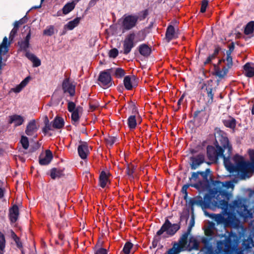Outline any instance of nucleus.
Segmentation results:
<instances>
[{
  "mask_svg": "<svg viewBox=\"0 0 254 254\" xmlns=\"http://www.w3.org/2000/svg\"><path fill=\"white\" fill-rule=\"evenodd\" d=\"M211 61V60H210V58L208 57L207 58L206 60L205 61V62H204V64H208L209 63H210Z\"/></svg>",
  "mask_w": 254,
  "mask_h": 254,
  "instance_id": "obj_61",
  "label": "nucleus"
},
{
  "mask_svg": "<svg viewBox=\"0 0 254 254\" xmlns=\"http://www.w3.org/2000/svg\"><path fill=\"white\" fill-rule=\"evenodd\" d=\"M9 218L10 222L15 223L18 219L19 216V208L17 205H14L9 210Z\"/></svg>",
  "mask_w": 254,
  "mask_h": 254,
  "instance_id": "obj_18",
  "label": "nucleus"
},
{
  "mask_svg": "<svg viewBox=\"0 0 254 254\" xmlns=\"http://www.w3.org/2000/svg\"><path fill=\"white\" fill-rule=\"evenodd\" d=\"M139 53L144 57H148L150 55L151 49L146 44H142L139 47Z\"/></svg>",
  "mask_w": 254,
  "mask_h": 254,
  "instance_id": "obj_29",
  "label": "nucleus"
},
{
  "mask_svg": "<svg viewBox=\"0 0 254 254\" xmlns=\"http://www.w3.org/2000/svg\"><path fill=\"white\" fill-rule=\"evenodd\" d=\"M214 224L213 223H210L205 229V234L206 236H212L213 235V229Z\"/></svg>",
  "mask_w": 254,
  "mask_h": 254,
  "instance_id": "obj_43",
  "label": "nucleus"
},
{
  "mask_svg": "<svg viewBox=\"0 0 254 254\" xmlns=\"http://www.w3.org/2000/svg\"><path fill=\"white\" fill-rule=\"evenodd\" d=\"M82 109L81 107L77 106L76 107V109L75 111L71 112L72 123L75 126H76L78 124L80 118L79 114L82 112Z\"/></svg>",
  "mask_w": 254,
  "mask_h": 254,
  "instance_id": "obj_26",
  "label": "nucleus"
},
{
  "mask_svg": "<svg viewBox=\"0 0 254 254\" xmlns=\"http://www.w3.org/2000/svg\"><path fill=\"white\" fill-rule=\"evenodd\" d=\"M245 74L248 77L254 76V67L253 64L250 63H246L244 66Z\"/></svg>",
  "mask_w": 254,
  "mask_h": 254,
  "instance_id": "obj_24",
  "label": "nucleus"
},
{
  "mask_svg": "<svg viewBox=\"0 0 254 254\" xmlns=\"http://www.w3.org/2000/svg\"><path fill=\"white\" fill-rule=\"evenodd\" d=\"M67 109L69 112L75 111L76 109L75 104L71 101L68 102Z\"/></svg>",
  "mask_w": 254,
  "mask_h": 254,
  "instance_id": "obj_50",
  "label": "nucleus"
},
{
  "mask_svg": "<svg viewBox=\"0 0 254 254\" xmlns=\"http://www.w3.org/2000/svg\"><path fill=\"white\" fill-rule=\"evenodd\" d=\"M20 143L23 147V148L25 149H28L29 147V140L28 138L26 136H22L21 140H20Z\"/></svg>",
  "mask_w": 254,
  "mask_h": 254,
  "instance_id": "obj_47",
  "label": "nucleus"
},
{
  "mask_svg": "<svg viewBox=\"0 0 254 254\" xmlns=\"http://www.w3.org/2000/svg\"><path fill=\"white\" fill-rule=\"evenodd\" d=\"M99 183L102 188H105L108 184H110L109 173L102 171L99 176Z\"/></svg>",
  "mask_w": 254,
  "mask_h": 254,
  "instance_id": "obj_19",
  "label": "nucleus"
},
{
  "mask_svg": "<svg viewBox=\"0 0 254 254\" xmlns=\"http://www.w3.org/2000/svg\"><path fill=\"white\" fill-rule=\"evenodd\" d=\"M229 200V195L227 192L212 190L209 194L205 195L204 199L201 196H196L190 199L189 203L192 206H199L202 209L221 208L223 210L222 214H209L205 211L204 213L217 224H223L226 227H240V221L236 217L235 210L244 221L253 218L252 209H248V206L245 204V200L244 198H238L230 204L228 203Z\"/></svg>",
  "mask_w": 254,
  "mask_h": 254,
  "instance_id": "obj_1",
  "label": "nucleus"
},
{
  "mask_svg": "<svg viewBox=\"0 0 254 254\" xmlns=\"http://www.w3.org/2000/svg\"><path fill=\"white\" fill-rule=\"evenodd\" d=\"M8 119V123L13 124L15 127L22 125L25 121L23 117L16 114L9 116Z\"/></svg>",
  "mask_w": 254,
  "mask_h": 254,
  "instance_id": "obj_15",
  "label": "nucleus"
},
{
  "mask_svg": "<svg viewBox=\"0 0 254 254\" xmlns=\"http://www.w3.org/2000/svg\"><path fill=\"white\" fill-rule=\"evenodd\" d=\"M53 124L52 123H50L48 118L46 117V119L45 121V126L42 128L43 133L44 135L48 134L49 131L53 130Z\"/></svg>",
  "mask_w": 254,
  "mask_h": 254,
  "instance_id": "obj_35",
  "label": "nucleus"
},
{
  "mask_svg": "<svg viewBox=\"0 0 254 254\" xmlns=\"http://www.w3.org/2000/svg\"><path fill=\"white\" fill-rule=\"evenodd\" d=\"M188 186H183L182 188L183 191H185V192L186 193L187 189H188Z\"/></svg>",
  "mask_w": 254,
  "mask_h": 254,
  "instance_id": "obj_63",
  "label": "nucleus"
},
{
  "mask_svg": "<svg viewBox=\"0 0 254 254\" xmlns=\"http://www.w3.org/2000/svg\"><path fill=\"white\" fill-rule=\"evenodd\" d=\"M180 228V222L172 224L167 218L161 228L157 231V235L165 236L166 239L174 236Z\"/></svg>",
  "mask_w": 254,
  "mask_h": 254,
  "instance_id": "obj_4",
  "label": "nucleus"
},
{
  "mask_svg": "<svg viewBox=\"0 0 254 254\" xmlns=\"http://www.w3.org/2000/svg\"><path fill=\"white\" fill-rule=\"evenodd\" d=\"M178 37V28L175 27L172 24L168 25L165 34V38L167 41L169 42L173 39Z\"/></svg>",
  "mask_w": 254,
  "mask_h": 254,
  "instance_id": "obj_10",
  "label": "nucleus"
},
{
  "mask_svg": "<svg viewBox=\"0 0 254 254\" xmlns=\"http://www.w3.org/2000/svg\"><path fill=\"white\" fill-rule=\"evenodd\" d=\"M190 160L191 161V169L194 170L204 162L205 156L202 154H199L196 156L191 157Z\"/></svg>",
  "mask_w": 254,
  "mask_h": 254,
  "instance_id": "obj_14",
  "label": "nucleus"
},
{
  "mask_svg": "<svg viewBox=\"0 0 254 254\" xmlns=\"http://www.w3.org/2000/svg\"><path fill=\"white\" fill-rule=\"evenodd\" d=\"M80 17H76L73 20L69 21L66 25L65 27L68 30H72L77 26L79 23Z\"/></svg>",
  "mask_w": 254,
  "mask_h": 254,
  "instance_id": "obj_33",
  "label": "nucleus"
},
{
  "mask_svg": "<svg viewBox=\"0 0 254 254\" xmlns=\"http://www.w3.org/2000/svg\"><path fill=\"white\" fill-rule=\"evenodd\" d=\"M251 112H252V115H254V104H253V105L252 107Z\"/></svg>",
  "mask_w": 254,
  "mask_h": 254,
  "instance_id": "obj_64",
  "label": "nucleus"
},
{
  "mask_svg": "<svg viewBox=\"0 0 254 254\" xmlns=\"http://www.w3.org/2000/svg\"><path fill=\"white\" fill-rule=\"evenodd\" d=\"M74 3L72 2L67 3L63 8V13L66 15L71 11L75 7Z\"/></svg>",
  "mask_w": 254,
  "mask_h": 254,
  "instance_id": "obj_37",
  "label": "nucleus"
},
{
  "mask_svg": "<svg viewBox=\"0 0 254 254\" xmlns=\"http://www.w3.org/2000/svg\"><path fill=\"white\" fill-rule=\"evenodd\" d=\"M38 129V127L36 125V121L35 120H31L27 124L25 133L28 136H32L36 133Z\"/></svg>",
  "mask_w": 254,
  "mask_h": 254,
  "instance_id": "obj_17",
  "label": "nucleus"
},
{
  "mask_svg": "<svg viewBox=\"0 0 254 254\" xmlns=\"http://www.w3.org/2000/svg\"><path fill=\"white\" fill-rule=\"evenodd\" d=\"M210 172V169H207L205 172H199V174L204 179H206Z\"/></svg>",
  "mask_w": 254,
  "mask_h": 254,
  "instance_id": "obj_54",
  "label": "nucleus"
},
{
  "mask_svg": "<svg viewBox=\"0 0 254 254\" xmlns=\"http://www.w3.org/2000/svg\"><path fill=\"white\" fill-rule=\"evenodd\" d=\"M10 43H7V38L4 37L2 42L0 45V68H1L2 66V56L6 54L8 51V47Z\"/></svg>",
  "mask_w": 254,
  "mask_h": 254,
  "instance_id": "obj_16",
  "label": "nucleus"
},
{
  "mask_svg": "<svg viewBox=\"0 0 254 254\" xmlns=\"http://www.w3.org/2000/svg\"><path fill=\"white\" fill-rule=\"evenodd\" d=\"M215 75L220 78H223L228 72V69L224 66L222 68H217L215 69Z\"/></svg>",
  "mask_w": 254,
  "mask_h": 254,
  "instance_id": "obj_38",
  "label": "nucleus"
},
{
  "mask_svg": "<svg viewBox=\"0 0 254 254\" xmlns=\"http://www.w3.org/2000/svg\"><path fill=\"white\" fill-rule=\"evenodd\" d=\"M254 31V21H251L247 23L246 25L245 30L244 33L247 35L253 34Z\"/></svg>",
  "mask_w": 254,
  "mask_h": 254,
  "instance_id": "obj_34",
  "label": "nucleus"
},
{
  "mask_svg": "<svg viewBox=\"0 0 254 254\" xmlns=\"http://www.w3.org/2000/svg\"><path fill=\"white\" fill-rule=\"evenodd\" d=\"M199 174V172L196 173H193L191 175L190 179L193 180L195 181L198 179Z\"/></svg>",
  "mask_w": 254,
  "mask_h": 254,
  "instance_id": "obj_56",
  "label": "nucleus"
},
{
  "mask_svg": "<svg viewBox=\"0 0 254 254\" xmlns=\"http://www.w3.org/2000/svg\"><path fill=\"white\" fill-rule=\"evenodd\" d=\"M133 247V244L130 242H127L125 243L122 252L124 254H130V250Z\"/></svg>",
  "mask_w": 254,
  "mask_h": 254,
  "instance_id": "obj_41",
  "label": "nucleus"
},
{
  "mask_svg": "<svg viewBox=\"0 0 254 254\" xmlns=\"http://www.w3.org/2000/svg\"><path fill=\"white\" fill-rule=\"evenodd\" d=\"M220 142L223 147L222 148L224 150V152L225 150L227 151L226 156L229 157V158H230L232 147L231 145L230 144L228 137L226 136L222 135L221 137V139H220Z\"/></svg>",
  "mask_w": 254,
  "mask_h": 254,
  "instance_id": "obj_13",
  "label": "nucleus"
},
{
  "mask_svg": "<svg viewBox=\"0 0 254 254\" xmlns=\"http://www.w3.org/2000/svg\"><path fill=\"white\" fill-rule=\"evenodd\" d=\"M62 88L64 93H68L70 96H73L75 92V86L69 78H65L62 83Z\"/></svg>",
  "mask_w": 254,
  "mask_h": 254,
  "instance_id": "obj_9",
  "label": "nucleus"
},
{
  "mask_svg": "<svg viewBox=\"0 0 254 254\" xmlns=\"http://www.w3.org/2000/svg\"><path fill=\"white\" fill-rule=\"evenodd\" d=\"M31 32L29 29L28 33L25 37L17 43L19 46V51L25 52V56L33 63V66L38 67L41 64V61L33 54L31 53L28 51L30 47V40L31 39Z\"/></svg>",
  "mask_w": 254,
  "mask_h": 254,
  "instance_id": "obj_3",
  "label": "nucleus"
},
{
  "mask_svg": "<svg viewBox=\"0 0 254 254\" xmlns=\"http://www.w3.org/2000/svg\"><path fill=\"white\" fill-rule=\"evenodd\" d=\"M208 57L210 58V60L212 61V60L216 58V56L212 54V55H210Z\"/></svg>",
  "mask_w": 254,
  "mask_h": 254,
  "instance_id": "obj_62",
  "label": "nucleus"
},
{
  "mask_svg": "<svg viewBox=\"0 0 254 254\" xmlns=\"http://www.w3.org/2000/svg\"><path fill=\"white\" fill-rule=\"evenodd\" d=\"M219 52V49L218 48H216L215 49L213 54L216 57V56L218 55Z\"/></svg>",
  "mask_w": 254,
  "mask_h": 254,
  "instance_id": "obj_60",
  "label": "nucleus"
},
{
  "mask_svg": "<svg viewBox=\"0 0 254 254\" xmlns=\"http://www.w3.org/2000/svg\"><path fill=\"white\" fill-rule=\"evenodd\" d=\"M95 254H108V252L106 249L101 248L95 251Z\"/></svg>",
  "mask_w": 254,
  "mask_h": 254,
  "instance_id": "obj_53",
  "label": "nucleus"
},
{
  "mask_svg": "<svg viewBox=\"0 0 254 254\" xmlns=\"http://www.w3.org/2000/svg\"><path fill=\"white\" fill-rule=\"evenodd\" d=\"M97 107V105L90 104V108L92 111L95 110Z\"/></svg>",
  "mask_w": 254,
  "mask_h": 254,
  "instance_id": "obj_58",
  "label": "nucleus"
},
{
  "mask_svg": "<svg viewBox=\"0 0 254 254\" xmlns=\"http://www.w3.org/2000/svg\"><path fill=\"white\" fill-rule=\"evenodd\" d=\"M207 5L208 1L206 0H203L201 4L200 12L202 13L205 12Z\"/></svg>",
  "mask_w": 254,
  "mask_h": 254,
  "instance_id": "obj_51",
  "label": "nucleus"
},
{
  "mask_svg": "<svg viewBox=\"0 0 254 254\" xmlns=\"http://www.w3.org/2000/svg\"><path fill=\"white\" fill-rule=\"evenodd\" d=\"M215 185L218 186L219 187H225L227 189H229L233 186L232 183L229 181L225 182V183L216 181L215 182Z\"/></svg>",
  "mask_w": 254,
  "mask_h": 254,
  "instance_id": "obj_46",
  "label": "nucleus"
},
{
  "mask_svg": "<svg viewBox=\"0 0 254 254\" xmlns=\"http://www.w3.org/2000/svg\"><path fill=\"white\" fill-rule=\"evenodd\" d=\"M114 74L117 78H121L125 74V70L122 68H116L115 70Z\"/></svg>",
  "mask_w": 254,
  "mask_h": 254,
  "instance_id": "obj_44",
  "label": "nucleus"
},
{
  "mask_svg": "<svg viewBox=\"0 0 254 254\" xmlns=\"http://www.w3.org/2000/svg\"><path fill=\"white\" fill-rule=\"evenodd\" d=\"M162 239H165V236L163 235H158L157 232L156 233V235L155 236L153 241H152V246L153 248H155L157 247L158 244L160 241Z\"/></svg>",
  "mask_w": 254,
  "mask_h": 254,
  "instance_id": "obj_42",
  "label": "nucleus"
},
{
  "mask_svg": "<svg viewBox=\"0 0 254 254\" xmlns=\"http://www.w3.org/2000/svg\"><path fill=\"white\" fill-rule=\"evenodd\" d=\"M119 54V51L116 48L111 49L109 52V56L110 58L115 59Z\"/></svg>",
  "mask_w": 254,
  "mask_h": 254,
  "instance_id": "obj_49",
  "label": "nucleus"
},
{
  "mask_svg": "<svg viewBox=\"0 0 254 254\" xmlns=\"http://www.w3.org/2000/svg\"><path fill=\"white\" fill-rule=\"evenodd\" d=\"M6 241L4 234L0 232V254H4L5 253V248Z\"/></svg>",
  "mask_w": 254,
  "mask_h": 254,
  "instance_id": "obj_36",
  "label": "nucleus"
},
{
  "mask_svg": "<svg viewBox=\"0 0 254 254\" xmlns=\"http://www.w3.org/2000/svg\"><path fill=\"white\" fill-rule=\"evenodd\" d=\"M224 165L230 173L238 172L244 177L254 171V168L250 162L245 161L243 157L239 155H235L232 158L224 157Z\"/></svg>",
  "mask_w": 254,
  "mask_h": 254,
  "instance_id": "obj_2",
  "label": "nucleus"
},
{
  "mask_svg": "<svg viewBox=\"0 0 254 254\" xmlns=\"http://www.w3.org/2000/svg\"><path fill=\"white\" fill-rule=\"evenodd\" d=\"M135 80L134 75H127L125 77L124 79V84L125 88L128 90H131L132 88L133 81Z\"/></svg>",
  "mask_w": 254,
  "mask_h": 254,
  "instance_id": "obj_25",
  "label": "nucleus"
},
{
  "mask_svg": "<svg viewBox=\"0 0 254 254\" xmlns=\"http://www.w3.org/2000/svg\"><path fill=\"white\" fill-rule=\"evenodd\" d=\"M199 247V242L193 237H191L189 239V244L187 246L188 250L190 251L192 250H198Z\"/></svg>",
  "mask_w": 254,
  "mask_h": 254,
  "instance_id": "obj_23",
  "label": "nucleus"
},
{
  "mask_svg": "<svg viewBox=\"0 0 254 254\" xmlns=\"http://www.w3.org/2000/svg\"><path fill=\"white\" fill-rule=\"evenodd\" d=\"M223 124L226 127L234 129L236 126V120L232 117H229L228 119L223 121Z\"/></svg>",
  "mask_w": 254,
  "mask_h": 254,
  "instance_id": "obj_30",
  "label": "nucleus"
},
{
  "mask_svg": "<svg viewBox=\"0 0 254 254\" xmlns=\"http://www.w3.org/2000/svg\"><path fill=\"white\" fill-rule=\"evenodd\" d=\"M30 79V76L26 77L20 84L15 87L11 89L10 91L15 93H19L29 83Z\"/></svg>",
  "mask_w": 254,
  "mask_h": 254,
  "instance_id": "obj_21",
  "label": "nucleus"
},
{
  "mask_svg": "<svg viewBox=\"0 0 254 254\" xmlns=\"http://www.w3.org/2000/svg\"><path fill=\"white\" fill-rule=\"evenodd\" d=\"M11 237L15 242L17 247L19 248H21L22 247V244L20 241V238L12 230H11Z\"/></svg>",
  "mask_w": 254,
  "mask_h": 254,
  "instance_id": "obj_39",
  "label": "nucleus"
},
{
  "mask_svg": "<svg viewBox=\"0 0 254 254\" xmlns=\"http://www.w3.org/2000/svg\"><path fill=\"white\" fill-rule=\"evenodd\" d=\"M52 123L53 128L56 129H61L64 125V119L60 117H56Z\"/></svg>",
  "mask_w": 254,
  "mask_h": 254,
  "instance_id": "obj_28",
  "label": "nucleus"
},
{
  "mask_svg": "<svg viewBox=\"0 0 254 254\" xmlns=\"http://www.w3.org/2000/svg\"><path fill=\"white\" fill-rule=\"evenodd\" d=\"M213 85L212 82L207 81L206 83H204L202 87V90L206 92L207 97L208 98V102H212L213 99L214 94L212 93L213 91Z\"/></svg>",
  "mask_w": 254,
  "mask_h": 254,
  "instance_id": "obj_12",
  "label": "nucleus"
},
{
  "mask_svg": "<svg viewBox=\"0 0 254 254\" xmlns=\"http://www.w3.org/2000/svg\"><path fill=\"white\" fill-rule=\"evenodd\" d=\"M64 175V171L63 170L54 168L51 171L50 176L53 179L60 178Z\"/></svg>",
  "mask_w": 254,
  "mask_h": 254,
  "instance_id": "obj_32",
  "label": "nucleus"
},
{
  "mask_svg": "<svg viewBox=\"0 0 254 254\" xmlns=\"http://www.w3.org/2000/svg\"><path fill=\"white\" fill-rule=\"evenodd\" d=\"M189 232H185L180 237L178 243L175 242L174 244H177L178 246V249L181 251L186 246L187 240L189 236Z\"/></svg>",
  "mask_w": 254,
  "mask_h": 254,
  "instance_id": "obj_22",
  "label": "nucleus"
},
{
  "mask_svg": "<svg viewBox=\"0 0 254 254\" xmlns=\"http://www.w3.org/2000/svg\"><path fill=\"white\" fill-rule=\"evenodd\" d=\"M54 33V27L52 25L47 26L43 31V34L47 36H52Z\"/></svg>",
  "mask_w": 254,
  "mask_h": 254,
  "instance_id": "obj_45",
  "label": "nucleus"
},
{
  "mask_svg": "<svg viewBox=\"0 0 254 254\" xmlns=\"http://www.w3.org/2000/svg\"><path fill=\"white\" fill-rule=\"evenodd\" d=\"M227 61L228 64H232V58L231 56V52H227Z\"/></svg>",
  "mask_w": 254,
  "mask_h": 254,
  "instance_id": "obj_55",
  "label": "nucleus"
},
{
  "mask_svg": "<svg viewBox=\"0 0 254 254\" xmlns=\"http://www.w3.org/2000/svg\"><path fill=\"white\" fill-rule=\"evenodd\" d=\"M251 162H250L254 168V150H250L249 151Z\"/></svg>",
  "mask_w": 254,
  "mask_h": 254,
  "instance_id": "obj_52",
  "label": "nucleus"
},
{
  "mask_svg": "<svg viewBox=\"0 0 254 254\" xmlns=\"http://www.w3.org/2000/svg\"><path fill=\"white\" fill-rule=\"evenodd\" d=\"M139 19L137 15L125 14L122 18L121 27L123 32L128 31L135 26Z\"/></svg>",
  "mask_w": 254,
  "mask_h": 254,
  "instance_id": "obj_7",
  "label": "nucleus"
},
{
  "mask_svg": "<svg viewBox=\"0 0 254 254\" xmlns=\"http://www.w3.org/2000/svg\"><path fill=\"white\" fill-rule=\"evenodd\" d=\"M180 252V250L178 249V246L177 244H173L172 248L166 251L165 254H179Z\"/></svg>",
  "mask_w": 254,
  "mask_h": 254,
  "instance_id": "obj_40",
  "label": "nucleus"
},
{
  "mask_svg": "<svg viewBox=\"0 0 254 254\" xmlns=\"http://www.w3.org/2000/svg\"><path fill=\"white\" fill-rule=\"evenodd\" d=\"M52 152L50 150H47L45 152V155L43 157H40L39 159V163L42 165L49 164L53 159Z\"/></svg>",
  "mask_w": 254,
  "mask_h": 254,
  "instance_id": "obj_20",
  "label": "nucleus"
},
{
  "mask_svg": "<svg viewBox=\"0 0 254 254\" xmlns=\"http://www.w3.org/2000/svg\"><path fill=\"white\" fill-rule=\"evenodd\" d=\"M4 195V191L2 189L0 188V198L3 197Z\"/></svg>",
  "mask_w": 254,
  "mask_h": 254,
  "instance_id": "obj_59",
  "label": "nucleus"
},
{
  "mask_svg": "<svg viewBox=\"0 0 254 254\" xmlns=\"http://www.w3.org/2000/svg\"><path fill=\"white\" fill-rule=\"evenodd\" d=\"M117 138L114 136H108L105 138V141L108 145L112 146L116 141Z\"/></svg>",
  "mask_w": 254,
  "mask_h": 254,
  "instance_id": "obj_48",
  "label": "nucleus"
},
{
  "mask_svg": "<svg viewBox=\"0 0 254 254\" xmlns=\"http://www.w3.org/2000/svg\"><path fill=\"white\" fill-rule=\"evenodd\" d=\"M207 254H217V253L215 252L212 248L210 247L207 249Z\"/></svg>",
  "mask_w": 254,
  "mask_h": 254,
  "instance_id": "obj_57",
  "label": "nucleus"
},
{
  "mask_svg": "<svg viewBox=\"0 0 254 254\" xmlns=\"http://www.w3.org/2000/svg\"><path fill=\"white\" fill-rule=\"evenodd\" d=\"M224 150L223 148L219 145H216L215 147L208 145L207 147V154L208 159L211 161H216L219 157H222L224 160V157L229 158L226 155L223 154Z\"/></svg>",
  "mask_w": 254,
  "mask_h": 254,
  "instance_id": "obj_6",
  "label": "nucleus"
},
{
  "mask_svg": "<svg viewBox=\"0 0 254 254\" xmlns=\"http://www.w3.org/2000/svg\"><path fill=\"white\" fill-rule=\"evenodd\" d=\"M141 34L142 35L138 40H135L136 35L133 32L130 33L126 36L123 41V53L124 54L127 55L129 54L136 43L143 41L145 37L142 33L138 32L137 36H140Z\"/></svg>",
  "mask_w": 254,
  "mask_h": 254,
  "instance_id": "obj_5",
  "label": "nucleus"
},
{
  "mask_svg": "<svg viewBox=\"0 0 254 254\" xmlns=\"http://www.w3.org/2000/svg\"><path fill=\"white\" fill-rule=\"evenodd\" d=\"M136 117L135 115L130 116L127 119V125L130 129H134L135 128L136 123Z\"/></svg>",
  "mask_w": 254,
  "mask_h": 254,
  "instance_id": "obj_31",
  "label": "nucleus"
},
{
  "mask_svg": "<svg viewBox=\"0 0 254 254\" xmlns=\"http://www.w3.org/2000/svg\"><path fill=\"white\" fill-rule=\"evenodd\" d=\"M79 143L77 148L78 155L81 159H85L89 153L88 144L86 142L81 141Z\"/></svg>",
  "mask_w": 254,
  "mask_h": 254,
  "instance_id": "obj_11",
  "label": "nucleus"
},
{
  "mask_svg": "<svg viewBox=\"0 0 254 254\" xmlns=\"http://www.w3.org/2000/svg\"><path fill=\"white\" fill-rule=\"evenodd\" d=\"M112 70V68L107 69L101 72L99 74L98 77L99 84L104 88H108L112 84L111 75Z\"/></svg>",
  "mask_w": 254,
  "mask_h": 254,
  "instance_id": "obj_8",
  "label": "nucleus"
},
{
  "mask_svg": "<svg viewBox=\"0 0 254 254\" xmlns=\"http://www.w3.org/2000/svg\"><path fill=\"white\" fill-rule=\"evenodd\" d=\"M22 24L21 20L16 21L14 23V27L11 30L10 33V34H9V42H7V43L10 44V43L12 42V41L13 40L15 36H16V35L17 33V31L19 29V26L20 24Z\"/></svg>",
  "mask_w": 254,
  "mask_h": 254,
  "instance_id": "obj_27",
  "label": "nucleus"
}]
</instances>
